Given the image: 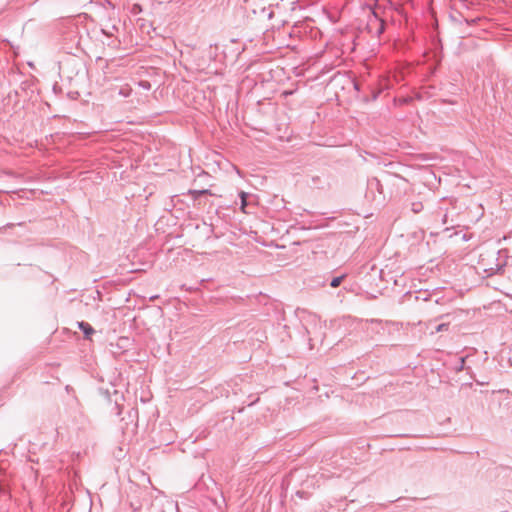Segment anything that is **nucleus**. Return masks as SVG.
I'll use <instances>...</instances> for the list:
<instances>
[{
	"label": "nucleus",
	"mask_w": 512,
	"mask_h": 512,
	"mask_svg": "<svg viewBox=\"0 0 512 512\" xmlns=\"http://www.w3.org/2000/svg\"><path fill=\"white\" fill-rule=\"evenodd\" d=\"M479 268H481L487 276H491L500 270V266L498 264L495 266H487L484 257H482L479 262Z\"/></svg>",
	"instance_id": "obj_1"
},
{
	"label": "nucleus",
	"mask_w": 512,
	"mask_h": 512,
	"mask_svg": "<svg viewBox=\"0 0 512 512\" xmlns=\"http://www.w3.org/2000/svg\"><path fill=\"white\" fill-rule=\"evenodd\" d=\"M78 326L84 332V334L87 338H89L90 335H92L94 333L93 328L86 322H79Z\"/></svg>",
	"instance_id": "obj_2"
},
{
	"label": "nucleus",
	"mask_w": 512,
	"mask_h": 512,
	"mask_svg": "<svg viewBox=\"0 0 512 512\" xmlns=\"http://www.w3.org/2000/svg\"><path fill=\"white\" fill-rule=\"evenodd\" d=\"M247 196L248 194L246 192H241L240 193V198H241V210L243 212H245V207L247 205Z\"/></svg>",
	"instance_id": "obj_3"
},
{
	"label": "nucleus",
	"mask_w": 512,
	"mask_h": 512,
	"mask_svg": "<svg viewBox=\"0 0 512 512\" xmlns=\"http://www.w3.org/2000/svg\"><path fill=\"white\" fill-rule=\"evenodd\" d=\"M343 279H344V276H339V277L333 278L331 281V284H330L331 287H333V288L338 287L341 284Z\"/></svg>",
	"instance_id": "obj_4"
},
{
	"label": "nucleus",
	"mask_w": 512,
	"mask_h": 512,
	"mask_svg": "<svg viewBox=\"0 0 512 512\" xmlns=\"http://www.w3.org/2000/svg\"><path fill=\"white\" fill-rule=\"evenodd\" d=\"M445 328H446V325H445V324H440V325L437 327L436 331H437V332H440V331L444 330Z\"/></svg>",
	"instance_id": "obj_5"
}]
</instances>
